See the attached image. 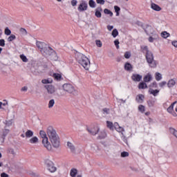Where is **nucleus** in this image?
<instances>
[{
	"mask_svg": "<svg viewBox=\"0 0 177 177\" xmlns=\"http://www.w3.org/2000/svg\"><path fill=\"white\" fill-rule=\"evenodd\" d=\"M106 136H107V133H106V131H101L98 138H99V139H104Z\"/></svg>",
	"mask_w": 177,
	"mask_h": 177,
	"instance_id": "31",
	"label": "nucleus"
},
{
	"mask_svg": "<svg viewBox=\"0 0 177 177\" xmlns=\"http://www.w3.org/2000/svg\"><path fill=\"white\" fill-rule=\"evenodd\" d=\"M88 5L90 8H92L93 9L96 8V2H95L93 0H89Z\"/></svg>",
	"mask_w": 177,
	"mask_h": 177,
	"instance_id": "30",
	"label": "nucleus"
},
{
	"mask_svg": "<svg viewBox=\"0 0 177 177\" xmlns=\"http://www.w3.org/2000/svg\"><path fill=\"white\" fill-rule=\"evenodd\" d=\"M162 38L167 39L168 37H169V33H168L167 31H164L161 33Z\"/></svg>",
	"mask_w": 177,
	"mask_h": 177,
	"instance_id": "35",
	"label": "nucleus"
},
{
	"mask_svg": "<svg viewBox=\"0 0 177 177\" xmlns=\"http://www.w3.org/2000/svg\"><path fill=\"white\" fill-rule=\"evenodd\" d=\"M141 51L145 55V58L149 67L156 68L157 67V61L154 60V55L151 51L149 50V47L147 46H141Z\"/></svg>",
	"mask_w": 177,
	"mask_h": 177,
	"instance_id": "2",
	"label": "nucleus"
},
{
	"mask_svg": "<svg viewBox=\"0 0 177 177\" xmlns=\"http://www.w3.org/2000/svg\"><path fill=\"white\" fill-rule=\"evenodd\" d=\"M0 46H2V47L5 46V39H0Z\"/></svg>",
	"mask_w": 177,
	"mask_h": 177,
	"instance_id": "53",
	"label": "nucleus"
},
{
	"mask_svg": "<svg viewBox=\"0 0 177 177\" xmlns=\"http://www.w3.org/2000/svg\"><path fill=\"white\" fill-rule=\"evenodd\" d=\"M151 37L154 39L155 41H157V39H158V34L157 33H153Z\"/></svg>",
	"mask_w": 177,
	"mask_h": 177,
	"instance_id": "51",
	"label": "nucleus"
},
{
	"mask_svg": "<svg viewBox=\"0 0 177 177\" xmlns=\"http://www.w3.org/2000/svg\"><path fill=\"white\" fill-rule=\"evenodd\" d=\"M75 59L84 70H89V67H91V61L89 60V58L85 56V55L81 53H76Z\"/></svg>",
	"mask_w": 177,
	"mask_h": 177,
	"instance_id": "3",
	"label": "nucleus"
},
{
	"mask_svg": "<svg viewBox=\"0 0 177 177\" xmlns=\"http://www.w3.org/2000/svg\"><path fill=\"white\" fill-rule=\"evenodd\" d=\"M45 88L47 90L48 93H50V95H53V93H55V92H56L55 86H53V85H46Z\"/></svg>",
	"mask_w": 177,
	"mask_h": 177,
	"instance_id": "12",
	"label": "nucleus"
},
{
	"mask_svg": "<svg viewBox=\"0 0 177 177\" xmlns=\"http://www.w3.org/2000/svg\"><path fill=\"white\" fill-rule=\"evenodd\" d=\"M106 127L107 128L111 129V131H114V124H113L112 122H110L109 120L106 121Z\"/></svg>",
	"mask_w": 177,
	"mask_h": 177,
	"instance_id": "23",
	"label": "nucleus"
},
{
	"mask_svg": "<svg viewBox=\"0 0 177 177\" xmlns=\"http://www.w3.org/2000/svg\"><path fill=\"white\" fill-rule=\"evenodd\" d=\"M62 88L64 92H67L68 93L73 94L75 92V87L70 83L64 84Z\"/></svg>",
	"mask_w": 177,
	"mask_h": 177,
	"instance_id": "7",
	"label": "nucleus"
},
{
	"mask_svg": "<svg viewBox=\"0 0 177 177\" xmlns=\"http://www.w3.org/2000/svg\"><path fill=\"white\" fill-rule=\"evenodd\" d=\"M53 77L57 81H60V80H62V75L59 73H53Z\"/></svg>",
	"mask_w": 177,
	"mask_h": 177,
	"instance_id": "27",
	"label": "nucleus"
},
{
	"mask_svg": "<svg viewBox=\"0 0 177 177\" xmlns=\"http://www.w3.org/2000/svg\"><path fill=\"white\" fill-rule=\"evenodd\" d=\"M122 140H123V142H124V143H126V145H128V138H127L125 137V136H124V133H122Z\"/></svg>",
	"mask_w": 177,
	"mask_h": 177,
	"instance_id": "45",
	"label": "nucleus"
},
{
	"mask_svg": "<svg viewBox=\"0 0 177 177\" xmlns=\"http://www.w3.org/2000/svg\"><path fill=\"white\" fill-rule=\"evenodd\" d=\"M114 9H115V12H120V10H121V8L118 6H114Z\"/></svg>",
	"mask_w": 177,
	"mask_h": 177,
	"instance_id": "55",
	"label": "nucleus"
},
{
	"mask_svg": "<svg viewBox=\"0 0 177 177\" xmlns=\"http://www.w3.org/2000/svg\"><path fill=\"white\" fill-rule=\"evenodd\" d=\"M149 93L151 95H153V96H157V95H158V93H160V90L151 89V90H149Z\"/></svg>",
	"mask_w": 177,
	"mask_h": 177,
	"instance_id": "28",
	"label": "nucleus"
},
{
	"mask_svg": "<svg viewBox=\"0 0 177 177\" xmlns=\"http://www.w3.org/2000/svg\"><path fill=\"white\" fill-rule=\"evenodd\" d=\"M41 53L42 55H44V56H46L47 57H48V56H50L51 60H54L55 62H56V60H57L58 59L57 53H56V51H55L53 48L48 45L46 46L45 49L41 50Z\"/></svg>",
	"mask_w": 177,
	"mask_h": 177,
	"instance_id": "4",
	"label": "nucleus"
},
{
	"mask_svg": "<svg viewBox=\"0 0 177 177\" xmlns=\"http://www.w3.org/2000/svg\"><path fill=\"white\" fill-rule=\"evenodd\" d=\"M147 88V84L145 82H140L138 84V89H146Z\"/></svg>",
	"mask_w": 177,
	"mask_h": 177,
	"instance_id": "24",
	"label": "nucleus"
},
{
	"mask_svg": "<svg viewBox=\"0 0 177 177\" xmlns=\"http://www.w3.org/2000/svg\"><path fill=\"white\" fill-rule=\"evenodd\" d=\"M19 57L24 63H27L28 62V59L26 55H24V54L20 55Z\"/></svg>",
	"mask_w": 177,
	"mask_h": 177,
	"instance_id": "32",
	"label": "nucleus"
},
{
	"mask_svg": "<svg viewBox=\"0 0 177 177\" xmlns=\"http://www.w3.org/2000/svg\"><path fill=\"white\" fill-rule=\"evenodd\" d=\"M95 44L98 48H102V46H103V44H102L100 40H96Z\"/></svg>",
	"mask_w": 177,
	"mask_h": 177,
	"instance_id": "43",
	"label": "nucleus"
},
{
	"mask_svg": "<svg viewBox=\"0 0 177 177\" xmlns=\"http://www.w3.org/2000/svg\"><path fill=\"white\" fill-rule=\"evenodd\" d=\"M129 156V153H128L127 151H123L121 153V157L122 158L128 157Z\"/></svg>",
	"mask_w": 177,
	"mask_h": 177,
	"instance_id": "46",
	"label": "nucleus"
},
{
	"mask_svg": "<svg viewBox=\"0 0 177 177\" xmlns=\"http://www.w3.org/2000/svg\"><path fill=\"white\" fill-rule=\"evenodd\" d=\"M25 136H26V138H32V136H34V131H32L31 130H28L25 133Z\"/></svg>",
	"mask_w": 177,
	"mask_h": 177,
	"instance_id": "22",
	"label": "nucleus"
},
{
	"mask_svg": "<svg viewBox=\"0 0 177 177\" xmlns=\"http://www.w3.org/2000/svg\"><path fill=\"white\" fill-rule=\"evenodd\" d=\"M77 174H78V169L75 168H72L70 171V176L75 177L77 176Z\"/></svg>",
	"mask_w": 177,
	"mask_h": 177,
	"instance_id": "20",
	"label": "nucleus"
},
{
	"mask_svg": "<svg viewBox=\"0 0 177 177\" xmlns=\"http://www.w3.org/2000/svg\"><path fill=\"white\" fill-rule=\"evenodd\" d=\"M15 39H16V35L12 34L8 37L7 41L8 42H12V41H15Z\"/></svg>",
	"mask_w": 177,
	"mask_h": 177,
	"instance_id": "29",
	"label": "nucleus"
},
{
	"mask_svg": "<svg viewBox=\"0 0 177 177\" xmlns=\"http://www.w3.org/2000/svg\"><path fill=\"white\" fill-rule=\"evenodd\" d=\"M102 113L104 114V115L110 114V109L109 108H104L102 109Z\"/></svg>",
	"mask_w": 177,
	"mask_h": 177,
	"instance_id": "38",
	"label": "nucleus"
},
{
	"mask_svg": "<svg viewBox=\"0 0 177 177\" xmlns=\"http://www.w3.org/2000/svg\"><path fill=\"white\" fill-rule=\"evenodd\" d=\"M48 44H46L45 42L42 41H37L36 42V46H37L38 49H39L41 53H42V50H44Z\"/></svg>",
	"mask_w": 177,
	"mask_h": 177,
	"instance_id": "10",
	"label": "nucleus"
},
{
	"mask_svg": "<svg viewBox=\"0 0 177 177\" xmlns=\"http://www.w3.org/2000/svg\"><path fill=\"white\" fill-rule=\"evenodd\" d=\"M42 84H52L53 80L49 79H44L41 80Z\"/></svg>",
	"mask_w": 177,
	"mask_h": 177,
	"instance_id": "40",
	"label": "nucleus"
},
{
	"mask_svg": "<svg viewBox=\"0 0 177 177\" xmlns=\"http://www.w3.org/2000/svg\"><path fill=\"white\" fill-rule=\"evenodd\" d=\"M8 153H10V154H12V156H16V152L15 151V149H8Z\"/></svg>",
	"mask_w": 177,
	"mask_h": 177,
	"instance_id": "49",
	"label": "nucleus"
},
{
	"mask_svg": "<svg viewBox=\"0 0 177 177\" xmlns=\"http://www.w3.org/2000/svg\"><path fill=\"white\" fill-rule=\"evenodd\" d=\"M177 102L175 101L173 103H171V106H173V107H174V106L176 104Z\"/></svg>",
	"mask_w": 177,
	"mask_h": 177,
	"instance_id": "63",
	"label": "nucleus"
},
{
	"mask_svg": "<svg viewBox=\"0 0 177 177\" xmlns=\"http://www.w3.org/2000/svg\"><path fill=\"white\" fill-rule=\"evenodd\" d=\"M77 10L79 12H85V10H88V3L85 1H82L77 8Z\"/></svg>",
	"mask_w": 177,
	"mask_h": 177,
	"instance_id": "8",
	"label": "nucleus"
},
{
	"mask_svg": "<svg viewBox=\"0 0 177 177\" xmlns=\"http://www.w3.org/2000/svg\"><path fill=\"white\" fill-rule=\"evenodd\" d=\"M167 113L171 114L174 111V106L173 105H170L167 109Z\"/></svg>",
	"mask_w": 177,
	"mask_h": 177,
	"instance_id": "41",
	"label": "nucleus"
},
{
	"mask_svg": "<svg viewBox=\"0 0 177 177\" xmlns=\"http://www.w3.org/2000/svg\"><path fill=\"white\" fill-rule=\"evenodd\" d=\"M111 35L113 38H116V37L118 35V30L115 28L113 29Z\"/></svg>",
	"mask_w": 177,
	"mask_h": 177,
	"instance_id": "36",
	"label": "nucleus"
},
{
	"mask_svg": "<svg viewBox=\"0 0 177 177\" xmlns=\"http://www.w3.org/2000/svg\"><path fill=\"white\" fill-rule=\"evenodd\" d=\"M104 13L105 15H109L110 17H113V12H111L110 10L105 8L104 10Z\"/></svg>",
	"mask_w": 177,
	"mask_h": 177,
	"instance_id": "33",
	"label": "nucleus"
},
{
	"mask_svg": "<svg viewBox=\"0 0 177 177\" xmlns=\"http://www.w3.org/2000/svg\"><path fill=\"white\" fill-rule=\"evenodd\" d=\"M1 177H9V175L5 172L1 174Z\"/></svg>",
	"mask_w": 177,
	"mask_h": 177,
	"instance_id": "57",
	"label": "nucleus"
},
{
	"mask_svg": "<svg viewBox=\"0 0 177 177\" xmlns=\"http://www.w3.org/2000/svg\"><path fill=\"white\" fill-rule=\"evenodd\" d=\"M149 42H154V39L152 37V36L149 37L148 39Z\"/></svg>",
	"mask_w": 177,
	"mask_h": 177,
	"instance_id": "60",
	"label": "nucleus"
},
{
	"mask_svg": "<svg viewBox=\"0 0 177 177\" xmlns=\"http://www.w3.org/2000/svg\"><path fill=\"white\" fill-rule=\"evenodd\" d=\"M12 34V30H10L8 28H6L5 29V35H11Z\"/></svg>",
	"mask_w": 177,
	"mask_h": 177,
	"instance_id": "42",
	"label": "nucleus"
},
{
	"mask_svg": "<svg viewBox=\"0 0 177 177\" xmlns=\"http://www.w3.org/2000/svg\"><path fill=\"white\" fill-rule=\"evenodd\" d=\"M171 44L173 45V46H174V48H177V41H173L171 42Z\"/></svg>",
	"mask_w": 177,
	"mask_h": 177,
	"instance_id": "59",
	"label": "nucleus"
},
{
	"mask_svg": "<svg viewBox=\"0 0 177 177\" xmlns=\"http://www.w3.org/2000/svg\"><path fill=\"white\" fill-rule=\"evenodd\" d=\"M151 8L153 10H156V12H160V10H161V7L154 3L151 4Z\"/></svg>",
	"mask_w": 177,
	"mask_h": 177,
	"instance_id": "19",
	"label": "nucleus"
},
{
	"mask_svg": "<svg viewBox=\"0 0 177 177\" xmlns=\"http://www.w3.org/2000/svg\"><path fill=\"white\" fill-rule=\"evenodd\" d=\"M100 130V129H99L98 127L87 128L88 132H89V133H91V135H93L94 136H95V135H97V133H99Z\"/></svg>",
	"mask_w": 177,
	"mask_h": 177,
	"instance_id": "9",
	"label": "nucleus"
},
{
	"mask_svg": "<svg viewBox=\"0 0 177 177\" xmlns=\"http://www.w3.org/2000/svg\"><path fill=\"white\" fill-rule=\"evenodd\" d=\"M97 3H99L100 5H104V0H96Z\"/></svg>",
	"mask_w": 177,
	"mask_h": 177,
	"instance_id": "54",
	"label": "nucleus"
},
{
	"mask_svg": "<svg viewBox=\"0 0 177 177\" xmlns=\"http://www.w3.org/2000/svg\"><path fill=\"white\" fill-rule=\"evenodd\" d=\"M39 136L42 139V145L47 149V150H52V145L49 140H48V136L46 135V132L44 130H41L39 131Z\"/></svg>",
	"mask_w": 177,
	"mask_h": 177,
	"instance_id": "5",
	"label": "nucleus"
},
{
	"mask_svg": "<svg viewBox=\"0 0 177 177\" xmlns=\"http://www.w3.org/2000/svg\"><path fill=\"white\" fill-rule=\"evenodd\" d=\"M124 57H125V59H129L131 57V52L127 51L124 53Z\"/></svg>",
	"mask_w": 177,
	"mask_h": 177,
	"instance_id": "47",
	"label": "nucleus"
},
{
	"mask_svg": "<svg viewBox=\"0 0 177 177\" xmlns=\"http://www.w3.org/2000/svg\"><path fill=\"white\" fill-rule=\"evenodd\" d=\"M120 101L122 102V103H127V100L120 99Z\"/></svg>",
	"mask_w": 177,
	"mask_h": 177,
	"instance_id": "64",
	"label": "nucleus"
},
{
	"mask_svg": "<svg viewBox=\"0 0 177 177\" xmlns=\"http://www.w3.org/2000/svg\"><path fill=\"white\" fill-rule=\"evenodd\" d=\"M165 85H167V82H165V81H163V82L159 83L160 88H164V86H165Z\"/></svg>",
	"mask_w": 177,
	"mask_h": 177,
	"instance_id": "50",
	"label": "nucleus"
},
{
	"mask_svg": "<svg viewBox=\"0 0 177 177\" xmlns=\"http://www.w3.org/2000/svg\"><path fill=\"white\" fill-rule=\"evenodd\" d=\"M113 28H114L113 26H110V25L107 26V30H109V31H111V30H113Z\"/></svg>",
	"mask_w": 177,
	"mask_h": 177,
	"instance_id": "58",
	"label": "nucleus"
},
{
	"mask_svg": "<svg viewBox=\"0 0 177 177\" xmlns=\"http://www.w3.org/2000/svg\"><path fill=\"white\" fill-rule=\"evenodd\" d=\"M155 79L156 81H161L162 80V75L158 72H156L155 73Z\"/></svg>",
	"mask_w": 177,
	"mask_h": 177,
	"instance_id": "25",
	"label": "nucleus"
},
{
	"mask_svg": "<svg viewBox=\"0 0 177 177\" xmlns=\"http://www.w3.org/2000/svg\"><path fill=\"white\" fill-rule=\"evenodd\" d=\"M77 3H78V1L77 0H72L71 1L72 6H77Z\"/></svg>",
	"mask_w": 177,
	"mask_h": 177,
	"instance_id": "52",
	"label": "nucleus"
},
{
	"mask_svg": "<svg viewBox=\"0 0 177 177\" xmlns=\"http://www.w3.org/2000/svg\"><path fill=\"white\" fill-rule=\"evenodd\" d=\"M151 80H153V76L150 73L147 74L143 78L144 82H150Z\"/></svg>",
	"mask_w": 177,
	"mask_h": 177,
	"instance_id": "17",
	"label": "nucleus"
},
{
	"mask_svg": "<svg viewBox=\"0 0 177 177\" xmlns=\"http://www.w3.org/2000/svg\"><path fill=\"white\" fill-rule=\"evenodd\" d=\"M124 70L126 71H132V70H133V66L129 62H126L124 64Z\"/></svg>",
	"mask_w": 177,
	"mask_h": 177,
	"instance_id": "14",
	"label": "nucleus"
},
{
	"mask_svg": "<svg viewBox=\"0 0 177 177\" xmlns=\"http://www.w3.org/2000/svg\"><path fill=\"white\" fill-rule=\"evenodd\" d=\"M44 164L49 172L53 174L54 172H56V171H57V168L55 166V163H53L52 160L49 159H45Z\"/></svg>",
	"mask_w": 177,
	"mask_h": 177,
	"instance_id": "6",
	"label": "nucleus"
},
{
	"mask_svg": "<svg viewBox=\"0 0 177 177\" xmlns=\"http://www.w3.org/2000/svg\"><path fill=\"white\" fill-rule=\"evenodd\" d=\"M142 75L137 73H133L131 75V80L134 81V82H140V81H142Z\"/></svg>",
	"mask_w": 177,
	"mask_h": 177,
	"instance_id": "11",
	"label": "nucleus"
},
{
	"mask_svg": "<svg viewBox=\"0 0 177 177\" xmlns=\"http://www.w3.org/2000/svg\"><path fill=\"white\" fill-rule=\"evenodd\" d=\"M138 111L140 113H145V111H146V108L143 105H139L138 106Z\"/></svg>",
	"mask_w": 177,
	"mask_h": 177,
	"instance_id": "37",
	"label": "nucleus"
},
{
	"mask_svg": "<svg viewBox=\"0 0 177 177\" xmlns=\"http://www.w3.org/2000/svg\"><path fill=\"white\" fill-rule=\"evenodd\" d=\"M174 85H176V79H171L168 81V88H174Z\"/></svg>",
	"mask_w": 177,
	"mask_h": 177,
	"instance_id": "15",
	"label": "nucleus"
},
{
	"mask_svg": "<svg viewBox=\"0 0 177 177\" xmlns=\"http://www.w3.org/2000/svg\"><path fill=\"white\" fill-rule=\"evenodd\" d=\"M147 104H148L149 107H153L154 106V104H156V101H154L153 100H149L147 101Z\"/></svg>",
	"mask_w": 177,
	"mask_h": 177,
	"instance_id": "34",
	"label": "nucleus"
},
{
	"mask_svg": "<svg viewBox=\"0 0 177 177\" xmlns=\"http://www.w3.org/2000/svg\"><path fill=\"white\" fill-rule=\"evenodd\" d=\"M102 12H103V9H102V8H97L95 10V16L98 19H100V17H102Z\"/></svg>",
	"mask_w": 177,
	"mask_h": 177,
	"instance_id": "16",
	"label": "nucleus"
},
{
	"mask_svg": "<svg viewBox=\"0 0 177 177\" xmlns=\"http://www.w3.org/2000/svg\"><path fill=\"white\" fill-rule=\"evenodd\" d=\"M170 114H171V115H173V117H177V114L176 113V112L175 111H173L171 113H170Z\"/></svg>",
	"mask_w": 177,
	"mask_h": 177,
	"instance_id": "62",
	"label": "nucleus"
},
{
	"mask_svg": "<svg viewBox=\"0 0 177 177\" xmlns=\"http://www.w3.org/2000/svg\"><path fill=\"white\" fill-rule=\"evenodd\" d=\"M46 133L53 145V147L55 149H58L60 146V138H59V135H57L55 128L52 126L48 127L46 130Z\"/></svg>",
	"mask_w": 177,
	"mask_h": 177,
	"instance_id": "1",
	"label": "nucleus"
},
{
	"mask_svg": "<svg viewBox=\"0 0 177 177\" xmlns=\"http://www.w3.org/2000/svg\"><path fill=\"white\" fill-rule=\"evenodd\" d=\"M150 86L151 88H157V82H153L151 85Z\"/></svg>",
	"mask_w": 177,
	"mask_h": 177,
	"instance_id": "56",
	"label": "nucleus"
},
{
	"mask_svg": "<svg viewBox=\"0 0 177 177\" xmlns=\"http://www.w3.org/2000/svg\"><path fill=\"white\" fill-rule=\"evenodd\" d=\"M29 142L32 144V145H35V143H38V137L37 136H34L32 138H30L29 140Z\"/></svg>",
	"mask_w": 177,
	"mask_h": 177,
	"instance_id": "26",
	"label": "nucleus"
},
{
	"mask_svg": "<svg viewBox=\"0 0 177 177\" xmlns=\"http://www.w3.org/2000/svg\"><path fill=\"white\" fill-rule=\"evenodd\" d=\"M114 128L117 132H124V128L121 127L120 124H118V122L114 123Z\"/></svg>",
	"mask_w": 177,
	"mask_h": 177,
	"instance_id": "18",
	"label": "nucleus"
},
{
	"mask_svg": "<svg viewBox=\"0 0 177 177\" xmlns=\"http://www.w3.org/2000/svg\"><path fill=\"white\" fill-rule=\"evenodd\" d=\"M20 32H21V34H23V35H27V30L23 28H21L19 30Z\"/></svg>",
	"mask_w": 177,
	"mask_h": 177,
	"instance_id": "48",
	"label": "nucleus"
},
{
	"mask_svg": "<svg viewBox=\"0 0 177 177\" xmlns=\"http://www.w3.org/2000/svg\"><path fill=\"white\" fill-rule=\"evenodd\" d=\"M67 146L68 149H70L71 151H72V153H74V151H75V147L73 143H71V142H68Z\"/></svg>",
	"mask_w": 177,
	"mask_h": 177,
	"instance_id": "21",
	"label": "nucleus"
},
{
	"mask_svg": "<svg viewBox=\"0 0 177 177\" xmlns=\"http://www.w3.org/2000/svg\"><path fill=\"white\" fill-rule=\"evenodd\" d=\"M55 106V100L52 99L48 102V109H52Z\"/></svg>",
	"mask_w": 177,
	"mask_h": 177,
	"instance_id": "39",
	"label": "nucleus"
},
{
	"mask_svg": "<svg viewBox=\"0 0 177 177\" xmlns=\"http://www.w3.org/2000/svg\"><path fill=\"white\" fill-rule=\"evenodd\" d=\"M115 46H116V49H120V41L116 39L114 41Z\"/></svg>",
	"mask_w": 177,
	"mask_h": 177,
	"instance_id": "44",
	"label": "nucleus"
},
{
	"mask_svg": "<svg viewBox=\"0 0 177 177\" xmlns=\"http://www.w3.org/2000/svg\"><path fill=\"white\" fill-rule=\"evenodd\" d=\"M144 100L145 95H143V94H139L136 97V102H137V103H143Z\"/></svg>",
	"mask_w": 177,
	"mask_h": 177,
	"instance_id": "13",
	"label": "nucleus"
},
{
	"mask_svg": "<svg viewBox=\"0 0 177 177\" xmlns=\"http://www.w3.org/2000/svg\"><path fill=\"white\" fill-rule=\"evenodd\" d=\"M28 89V88L27 86H24L21 88V91H23L24 92H27V90Z\"/></svg>",
	"mask_w": 177,
	"mask_h": 177,
	"instance_id": "61",
	"label": "nucleus"
}]
</instances>
